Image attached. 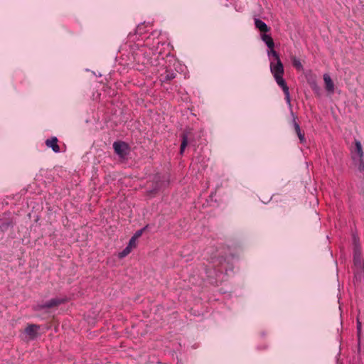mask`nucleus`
I'll list each match as a JSON object with an SVG mask.
<instances>
[{
	"instance_id": "1",
	"label": "nucleus",
	"mask_w": 364,
	"mask_h": 364,
	"mask_svg": "<svg viewBox=\"0 0 364 364\" xmlns=\"http://www.w3.org/2000/svg\"><path fill=\"white\" fill-rule=\"evenodd\" d=\"M166 44L157 38L154 41L152 46L148 48L143 45L136 46V48H132V58L134 62L136 63V69L142 70L146 65H154L155 63L152 60V55H157V58L163 54L162 49L160 47L164 46Z\"/></svg>"
},
{
	"instance_id": "2",
	"label": "nucleus",
	"mask_w": 364,
	"mask_h": 364,
	"mask_svg": "<svg viewBox=\"0 0 364 364\" xmlns=\"http://www.w3.org/2000/svg\"><path fill=\"white\" fill-rule=\"evenodd\" d=\"M270 70L277 85L282 89L285 95L286 102H287V104L291 105V98L289 87L287 86L285 80L283 78V75L284 73V68L283 64L279 63L277 67H273V68H271Z\"/></svg>"
},
{
	"instance_id": "3",
	"label": "nucleus",
	"mask_w": 364,
	"mask_h": 364,
	"mask_svg": "<svg viewBox=\"0 0 364 364\" xmlns=\"http://www.w3.org/2000/svg\"><path fill=\"white\" fill-rule=\"evenodd\" d=\"M66 299H61V298H53L45 303H43L41 304H38V309L43 310L46 309H51L53 307H57L59 305L64 304L66 302Z\"/></svg>"
},
{
	"instance_id": "4",
	"label": "nucleus",
	"mask_w": 364,
	"mask_h": 364,
	"mask_svg": "<svg viewBox=\"0 0 364 364\" xmlns=\"http://www.w3.org/2000/svg\"><path fill=\"white\" fill-rule=\"evenodd\" d=\"M114 152L120 157H124L127 154L128 145L124 141H114L113 144Z\"/></svg>"
},
{
	"instance_id": "5",
	"label": "nucleus",
	"mask_w": 364,
	"mask_h": 364,
	"mask_svg": "<svg viewBox=\"0 0 364 364\" xmlns=\"http://www.w3.org/2000/svg\"><path fill=\"white\" fill-rule=\"evenodd\" d=\"M193 132L191 129L186 130L181 134L182 141L180 147V154H183L188 143L192 142Z\"/></svg>"
},
{
	"instance_id": "6",
	"label": "nucleus",
	"mask_w": 364,
	"mask_h": 364,
	"mask_svg": "<svg viewBox=\"0 0 364 364\" xmlns=\"http://www.w3.org/2000/svg\"><path fill=\"white\" fill-rule=\"evenodd\" d=\"M58 138L55 136H53L50 139H47L45 141V144L48 147L51 148L55 153H59L60 150V146L58 144Z\"/></svg>"
},
{
	"instance_id": "7",
	"label": "nucleus",
	"mask_w": 364,
	"mask_h": 364,
	"mask_svg": "<svg viewBox=\"0 0 364 364\" xmlns=\"http://www.w3.org/2000/svg\"><path fill=\"white\" fill-rule=\"evenodd\" d=\"M353 262L355 265L360 266L362 262V254L360 247L355 244L354 250H353Z\"/></svg>"
},
{
	"instance_id": "8",
	"label": "nucleus",
	"mask_w": 364,
	"mask_h": 364,
	"mask_svg": "<svg viewBox=\"0 0 364 364\" xmlns=\"http://www.w3.org/2000/svg\"><path fill=\"white\" fill-rule=\"evenodd\" d=\"M267 54L269 56L272 55L274 57V60L270 63V69L277 67L279 63L282 64L279 53L274 50V48H269Z\"/></svg>"
},
{
	"instance_id": "9",
	"label": "nucleus",
	"mask_w": 364,
	"mask_h": 364,
	"mask_svg": "<svg viewBox=\"0 0 364 364\" xmlns=\"http://www.w3.org/2000/svg\"><path fill=\"white\" fill-rule=\"evenodd\" d=\"M39 328L40 326L38 325L30 324L25 328L24 331L30 336L31 339H34L37 336Z\"/></svg>"
},
{
	"instance_id": "10",
	"label": "nucleus",
	"mask_w": 364,
	"mask_h": 364,
	"mask_svg": "<svg viewBox=\"0 0 364 364\" xmlns=\"http://www.w3.org/2000/svg\"><path fill=\"white\" fill-rule=\"evenodd\" d=\"M293 126H294L295 132L299 139L300 142L302 144L305 143L306 138H305L304 132L303 131H301L300 126L298 124V122H296V119L295 117H294V119H293Z\"/></svg>"
},
{
	"instance_id": "11",
	"label": "nucleus",
	"mask_w": 364,
	"mask_h": 364,
	"mask_svg": "<svg viewBox=\"0 0 364 364\" xmlns=\"http://www.w3.org/2000/svg\"><path fill=\"white\" fill-rule=\"evenodd\" d=\"M323 80L325 82L326 90L328 92L333 93L334 92V84L331 77L328 75L325 74L323 75Z\"/></svg>"
},
{
	"instance_id": "12",
	"label": "nucleus",
	"mask_w": 364,
	"mask_h": 364,
	"mask_svg": "<svg viewBox=\"0 0 364 364\" xmlns=\"http://www.w3.org/2000/svg\"><path fill=\"white\" fill-rule=\"evenodd\" d=\"M255 24L256 28H258L261 32L267 33L270 31V28L268 27L267 25L260 19L256 18L255 21Z\"/></svg>"
},
{
	"instance_id": "13",
	"label": "nucleus",
	"mask_w": 364,
	"mask_h": 364,
	"mask_svg": "<svg viewBox=\"0 0 364 364\" xmlns=\"http://www.w3.org/2000/svg\"><path fill=\"white\" fill-rule=\"evenodd\" d=\"M176 76L175 72L166 70L164 74L161 75L162 82H169L174 79Z\"/></svg>"
},
{
	"instance_id": "14",
	"label": "nucleus",
	"mask_w": 364,
	"mask_h": 364,
	"mask_svg": "<svg viewBox=\"0 0 364 364\" xmlns=\"http://www.w3.org/2000/svg\"><path fill=\"white\" fill-rule=\"evenodd\" d=\"M261 38L269 48H274V43L270 35L264 33Z\"/></svg>"
},
{
	"instance_id": "15",
	"label": "nucleus",
	"mask_w": 364,
	"mask_h": 364,
	"mask_svg": "<svg viewBox=\"0 0 364 364\" xmlns=\"http://www.w3.org/2000/svg\"><path fill=\"white\" fill-rule=\"evenodd\" d=\"M355 151L358 155L359 159H363V151L361 143L359 141H355Z\"/></svg>"
},
{
	"instance_id": "16",
	"label": "nucleus",
	"mask_w": 364,
	"mask_h": 364,
	"mask_svg": "<svg viewBox=\"0 0 364 364\" xmlns=\"http://www.w3.org/2000/svg\"><path fill=\"white\" fill-rule=\"evenodd\" d=\"M293 66L297 70H300L303 69V65L301 61L296 57H292L291 58Z\"/></svg>"
},
{
	"instance_id": "17",
	"label": "nucleus",
	"mask_w": 364,
	"mask_h": 364,
	"mask_svg": "<svg viewBox=\"0 0 364 364\" xmlns=\"http://www.w3.org/2000/svg\"><path fill=\"white\" fill-rule=\"evenodd\" d=\"M146 27V25L145 24V23L138 25L136 28V33L139 35L143 34L145 32Z\"/></svg>"
},
{
	"instance_id": "18",
	"label": "nucleus",
	"mask_w": 364,
	"mask_h": 364,
	"mask_svg": "<svg viewBox=\"0 0 364 364\" xmlns=\"http://www.w3.org/2000/svg\"><path fill=\"white\" fill-rule=\"evenodd\" d=\"M132 250L127 246L119 253V257L122 258L126 257L131 252Z\"/></svg>"
},
{
	"instance_id": "19",
	"label": "nucleus",
	"mask_w": 364,
	"mask_h": 364,
	"mask_svg": "<svg viewBox=\"0 0 364 364\" xmlns=\"http://www.w3.org/2000/svg\"><path fill=\"white\" fill-rule=\"evenodd\" d=\"M127 247H129L131 250H132L134 247H136V239H135V237H132L130 239Z\"/></svg>"
},
{
	"instance_id": "20",
	"label": "nucleus",
	"mask_w": 364,
	"mask_h": 364,
	"mask_svg": "<svg viewBox=\"0 0 364 364\" xmlns=\"http://www.w3.org/2000/svg\"><path fill=\"white\" fill-rule=\"evenodd\" d=\"M358 168L360 172H364V161L363 159H358Z\"/></svg>"
},
{
	"instance_id": "21",
	"label": "nucleus",
	"mask_w": 364,
	"mask_h": 364,
	"mask_svg": "<svg viewBox=\"0 0 364 364\" xmlns=\"http://www.w3.org/2000/svg\"><path fill=\"white\" fill-rule=\"evenodd\" d=\"M143 230H144V229L136 231L135 232L134 235L133 236V237H135V239H136L137 237H140L143 232Z\"/></svg>"
},
{
	"instance_id": "22",
	"label": "nucleus",
	"mask_w": 364,
	"mask_h": 364,
	"mask_svg": "<svg viewBox=\"0 0 364 364\" xmlns=\"http://www.w3.org/2000/svg\"><path fill=\"white\" fill-rule=\"evenodd\" d=\"M357 329H358V334L359 335L360 333V331H361V323L358 320L357 322Z\"/></svg>"
}]
</instances>
